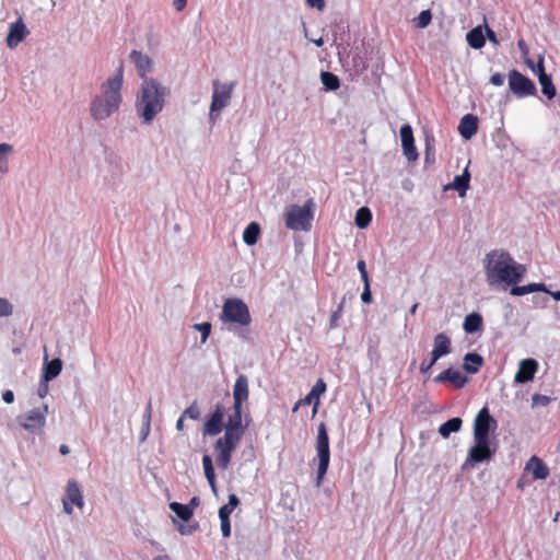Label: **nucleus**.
Returning <instances> with one entry per match:
<instances>
[{"label": "nucleus", "instance_id": "obj_1", "mask_svg": "<svg viewBox=\"0 0 560 560\" xmlns=\"http://www.w3.org/2000/svg\"><path fill=\"white\" fill-rule=\"evenodd\" d=\"M171 89L162 84L158 79H144L136 94L135 108L143 125H150L163 110Z\"/></svg>", "mask_w": 560, "mask_h": 560}, {"label": "nucleus", "instance_id": "obj_2", "mask_svg": "<svg viewBox=\"0 0 560 560\" xmlns=\"http://www.w3.org/2000/svg\"><path fill=\"white\" fill-rule=\"evenodd\" d=\"M485 270L490 285L517 284L526 272L524 265L516 262L508 252L503 250H492L487 255Z\"/></svg>", "mask_w": 560, "mask_h": 560}, {"label": "nucleus", "instance_id": "obj_3", "mask_svg": "<svg viewBox=\"0 0 560 560\" xmlns=\"http://www.w3.org/2000/svg\"><path fill=\"white\" fill-rule=\"evenodd\" d=\"M122 79L124 69L120 66L116 73L102 84V93L96 95L91 102L90 112L94 120H104L119 109Z\"/></svg>", "mask_w": 560, "mask_h": 560}, {"label": "nucleus", "instance_id": "obj_4", "mask_svg": "<svg viewBox=\"0 0 560 560\" xmlns=\"http://www.w3.org/2000/svg\"><path fill=\"white\" fill-rule=\"evenodd\" d=\"M223 323L237 325L230 328L243 341H252L250 331L247 328L252 323V316L246 303L237 298L226 299L220 316Z\"/></svg>", "mask_w": 560, "mask_h": 560}, {"label": "nucleus", "instance_id": "obj_5", "mask_svg": "<svg viewBox=\"0 0 560 560\" xmlns=\"http://www.w3.org/2000/svg\"><path fill=\"white\" fill-rule=\"evenodd\" d=\"M498 428V422L490 413L489 408L483 406L476 415L474 421V442L485 445L491 443L490 433L494 432Z\"/></svg>", "mask_w": 560, "mask_h": 560}, {"label": "nucleus", "instance_id": "obj_6", "mask_svg": "<svg viewBox=\"0 0 560 560\" xmlns=\"http://www.w3.org/2000/svg\"><path fill=\"white\" fill-rule=\"evenodd\" d=\"M316 453L318 458L316 486H319L328 470L330 463L329 438L324 422L319 423L318 425Z\"/></svg>", "mask_w": 560, "mask_h": 560}, {"label": "nucleus", "instance_id": "obj_7", "mask_svg": "<svg viewBox=\"0 0 560 560\" xmlns=\"http://www.w3.org/2000/svg\"><path fill=\"white\" fill-rule=\"evenodd\" d=\"M285 225L293 231H308L313 213L310 206L306 203L303 207L291 205L285 213Z\"/></svg>", "mask_w": 560, "mask_h": 560}, {"label": "nucleus", "instance_id": "obj_8", "mask_svg": "<svg viewBox=\"0 0 560 560\" xmlns=\"http://www.w3.org/2000/svg\"><path fill=\"white\" fill-rule=\"evenodd\" d=\"M242 439L236 434H231L230 431L225 432L222 438H219L214 443V451L217 454V465L221 469H226L231 463L232 454L237 447Z\"/></svg>", "mask_w": 560, "mask_h": 560}, {"label": "nucleus", "instance_id": "obj_9", "mask_svg": "<svg viewBox=\"0 0 560 560\" xmlns=\"http://www.w3.org/2000/svg\"><path fill=\"white\" fill-rule=\"evenodd\" d=\"M234 83H221L218 80L212 82V98L210 104V119H215V113H220L224 107L228 106Z\"/></svg>", "mask_w": 560, "mask_h": 560}, {"label": "nucleus", "instance_id": "obj_10", "mask_svg": "<svg viewBox=\"0 0 560 560\" xmlns=\"http://www.w3.org/2000/svg\"><path fill=\"white\" fill-rule=\"evenodd\" d=\"M509 89L517 97L524 98L527 96H535L537 89L528 77L524 75L520 71L513 69L509 72Z\"/></svg>", "mask_w": 560, "mask_h": 560}, {"label": "nucleus", "instance_id": "obj_11", "mask_svg": "<svg viewBox=\"0 0 560 560\" xmlns=\"http://www.w3.org/2000/svg\"><path fill=\"white\" fill-rule=\"evenodd\" d=\"M495 452V446L492 447V443L486 442L485 445L480 446L478 442H475L474 446L469 448L466 460L464 462L462 468H474L476 467V465L480 463L490 462L494 456Z\"/></svg>", "mask_w": 560, "mask_h": 560}, {"label": "nucleus", "instance_id": "obj_12", "mask_svg": "<svg viewBox=\"0 0 560 560\" xmlns=\"http://www.w3.org/2000/svg\"><path fill=\"white\" fill-rule=\"evenodd\" d=\"M47 405L44 406V409L34 408L28 411L24 418H19V423L22 428L31 433H36L42 430V428L46 423L45 413L47 412Z\"/></svg>", "mask_w": 560, "mask_h": 560}, {"label": "nucleus", "instance_id": "obj_13", "mask_svg": "<svg viewBox=\"0 0 560 560\" xmlns=\"http://www.w3.org/2000/svg\"><path fill=\"white\" fill-rule=\"evenodd\" d=\"M224 409L217 405L215 409L207 417L203 425V435L215 436L222 432L225 425L223 423Z\"/></svg>", "mask_w": 560, "mask_h": 560}, {"label": "nucleus", "instance_id": "obj_14", "mask_svg": "<svg viewBox=\"0 0 560 560\" xmlns=\"http://www.w3.org/2000/svg\"><path fill=\"white\" fill-rule=\"evenodd\" d=\"M538 370V362L535 359H523L518 364V371L514 376V382L518 384H526L533 381Z\"/></svg>", "mask_w": 560, "mask_h": 560}, {"label": "nucleus", "instance_id": "obj_15", "mask_svg": "<svg viewBox=\"0 0 560 560\" xmlns=\"http://www.w3.org/2000/svg\"><path fill=\"white\" fill-rule=\"evenodd\" d=\"M468 381L469 380L465 374L454 368H448L434 377L435 383L442 384L450 382L457 389L463 388Z\"/></svg>", "mask_w": 560, "mask_h": 560}, {"label": "nucleus", "instance_id": "obj_16", "mask_svg": "<svg viewBox=\"0 0 560 560\" xmlns=\"http://www.w3.org/2000/svg\"><path fill=\"white\" fill-rule=\"evenodd\" d=\"M129 59L135 65L141 82H144V79H151L148 73L152 70L153 62L149 56L138 50H131Z\"/></svg>", "mask_w": 560, "mask_h": 560}, {"label": "nucleus", "instance_id": "obj_17", "mask_svg": "<svg viewBox=\"0 0 560 560\" xmlns=\"http://www.w3.org/2000/svg\"><path fill=\"white\" fill-rule=\"evenodd\" d=\"M28 30L24 24L22 18L16 20L10 25L9 33L7 36V45L9 48H15L28 35Z\"/></svg>", "mask_w": 560, "mask_h": 560}, {"label": "nucleus", "instance_id": "obj_18", "mask_svg": "<svg viewBox=\"0 0 560 560\" xmlns=\"http://www.w3.org/2000/svg\"><path fill=\"white\" fill-rule=\"evenodd\" d=\"M452 352V342L451 338L445 332H439L435 335L433 340V349L431 351V357H433V362H438L441 358L450 354Z\"/></svg>", "mask_w": 560, "mask_h": 560}, {"label": "nucleus", "instance_id": "obj_19", "mask_svg": "<svg viewBox=\"0 0 560 560\" xmlns=\"http://www.w3.org/2000/svg\"><path fill=\"white\" fill-rule=\"evenodd\" d=\"M471 175L466 166L460 175H456L453 182L444 186V190H455L459 197H465L469 189Z\"/></svg>", "mask_w": 560, "mask_h": 560}, {"label": "nucleus", "instance_id": "obj_20", "mask_svg": "<svg viewBox=\"0 0 560 560\" xmlns=\"http://www.w3.org/2000/svg\"><path fill=\"white\" fill-rule=\"evenodd\" d=\"M246 430V425L242 423V406L233 405V413L229 416L228 423L225 424V432L236 434L238 438H243Z\"/></svg>", "mask_w": 560, "mask_h": 560}, {"label": "nucleus", "instance_id": "obj_21", "mask_svg": "<svg viewBox=\"0 0 560 560\" xmlns=\"http://www.w3.org/2000/svg\"><path fill=\"white\" fill-rule=\"evenodd\" d=\"M478 131V118L472 114L462 117L458 125V132L465 140H470Z\"/></svg>", "mask_w": 560, "mask_h": 560}, {"label": "nucleus", "instance_id": "obj_22", "mask_svg": "<svg viewBox=\"0 0 560 560\" xmlns=\"http://www.w3.org/2000/svg\"><path fill=\"white\" fill-rule=\"evenodd\" d=\"M525 470L529 471L535 480H545L549 476L548 466L535 455L526 463Z\"/></svg>", "mask_w": 560, "mask_h": 560}, {"label": "nucleus", "instance_id": "obj_23", "mask_svg": "<svg viewBox=\"0 0 560 560\" xmlns=\"http://www.w3.org/2000/svg\"><path fill=\"white\" fill-rule=\"evenodd\" d=\"M234 406H242L248 399V378L246 375L241 374L237 376L233 386Z\"/></svg>", "mask_w": 560, "mask_h": 560}, {"label": "nucleus", "instance_id": "obj_24", "mask_svg": "<svg viewBox=\"0 0 560 560\" xmlns=\"http://www.w3.org/2000/svg\"><path fill=\"white\" fill-rule=\"evenodd\" d=\"M61 359L54 358L52 360L49 361L48 357L45 355L40 377L45 378V381H52L61 373Z\"/></svg>", "mask_w": 560, "mask_h": 560}, {"label": "nucleus", "instance_id": "obj_25", "mask_svg": "<svg viewBox=\"0 0 560 560\" xmlns=\"http://www.w3.org/2000/svg\"><path fill=\"white\" fill-rule=\"evenodd\" d=\"M463 369L469 374H476L483 365L485 360L482 355L477 352H467L463 359Z\"/></svg>", "mask_w": 560, "mask_h": 560}, {"label": "nucleus", "instance_id": "obj_26", "mask_svg": "<svg viewBox=\"0 0 560 560\" xmlns=\"http://www.w3.org/2000/svg\"><path fill=\"white\" fill-rule=\"evenodd\" d=\"M63 500L70 501L72 504L77 505L79 509L83 508L84 501H83L82 491L75 480L71 479L68 481L66 497L63 498Z\"/></svg>", "mask_w": 560, "mask_h": 560}, {"label": "nucleus", "instance_id": "obj_27", "mask_svg": "<svg viewBox=\"0 0 560 560\" xmlns=\"http://www.w3.org/2000/svg\"><path fill=\"white\" fill-rule=\"evenodd\" d=\"M110 166V178L106 177V180L112 185H117L121 182L124 175V163L119 156H109L107 159Z\"/></svg>", "mask_w": 560, "mask_h": 560}, {"label": "nucleus", "instance_id": "obj_28", "mask_svg": "<svg viewBox=\"0 0 560 560\" xmlns=\"http://www.w3.org/2000/svg\"><path fill=\"white\" fill-rule=\"evenodd\" d=\"M467 44L472 49H481L486 44V36L481 25H477L466 34Z\"/></svg>", "mask_w": 560, "mask_h": 560}, {"label": "nucleus", "instance_id": "obj_29", "mask_svg": "<svg viewBox=\"0 0 560 560\" xmlns=\"http://www.w3.org/2000/svg\"><path fill=\"white\" fill-rule=\"evenodd\" d=\"M482 316L477 312H472L466 315L463 323V329L466 334H475L482 329Z\"/></svg>", "mask_w": 560, "mask_h": 560}, {"label": "nucleus", "instance_id": "obj_30", "mask_svg": "<svg viewBox=\"0 0 560 560\" xmlns=\"http://www.w3.org/2000/svg\"><path fill=\"white\" fill-rule=\"evenodd\" d=\"M463 420L459 417H453L443 422L439 428V433L442 438L447 439L452 433L460 430Z\"/></svg>", "mask_w": 560, "mask_h": 560}, {"label": "nucleus", "instance_id": "obj_31", "mask_svg": "<svg viewBox=\"0 0 560 560\" xmlns=\"http://www.w3.org/2000/svg\"><path fill=\"white\" fill-rule=\"evenodd\" d=\"M326 390V383L319 378L312 387L311 392L302 399L303 404L311 405L315 401V408L319 404V396Z\"/></svg>", "mask_w": 560, "mask_h": 560}, {"label": "nucleus", "instance_id": "obj_32", "mask_svg": "<svg viewBox=\"0 0 560 560\" xmlns=\"http://www.w3.org/2000/svg\"><path fill=\"white\" fill-rule=\"evenodd\" d=\"M202 466L206 479L211 488V490L217 493V483H215V472L213 462L210 455L202 456Z\"/></svg>", "mask_w": 560, "mask_h": 560}, {"label": "nucleus", "instance_id": "obj_33", "mask_svg": "<svg viewBox=\"0 0 560 560\" xmlns=\"http://www.w3.org/2000/svg\"><path fill=\"white\" fill-rule=\"evenodd\" d=\"M260 235V225L257 222H250L243 232V241L246 245L253 246L258 242Z\"/></svg>", "mask_w": 560, "mask_h": 560}, {"label": "nucleus", "instance_id": "obj_34", "mask_svg": "<svg viewBox=\"0 0 560 560\" xmlns=\"http://www.w3.org/2000/svg\"><path fill=\"white\" fill-rule=\"evenodd\" d=\"M320 81L327 92H334L340 88V80L338 75L330 71H322Z\"/></svg>", "mask_w": 560, "mask_h": 560}, {"label": "nucleus", "instance_id": "obj_35", "mask_svg": "<svg viewBox=\"0 0 560 560\" xmlns=\"http://www.w3.org/2000/svg\"><path fill=\"white\" fill-rule=\"evenodd\" d=\"M539 84L541 85V93L548 98L552 100L556 94L557 90L552 82V78L548 73H542V75H539Z\"/></svg>", "mask_w": 560, "mask_h": 560}, {"label": "nucleus", "instance_id": "obj_36", "mask_svg": "<svg viewBox=\"0 0 560 560\" xmlns=\"http://www.w3.org/2000/svg\"><path fill=\"white\" fill-rule=\"evenodd\" d=\"M170 509L183 522H188L192 516V509L189 505L178 502H171Z\"/></svg>", "mask_w": 560, "mask_h": 560}, {"label": "nucleus", "instance_id": "obj_37", "mask_svg": "<svg viewBox=\"0 0 560 560\" xmlns=\"http://www.w3.org/2000/svg\"><path fill=\"white\" fill-rule=\"evenodd\" d=\"M372 221V212L368 207H361L357 210L354 223L359 229H366Z\"/></svg>", "mask_w": 560, "mask_h": 560}, {"label": "nucleus", "instance_id": "obj_38", "mask_svg": "<svg viewBox=\"0 0 560 560\" xmlns=\"http://www.w3.org/2000/svg\"><path fill=\"white\" fill-rule=\"evenodd\" d=\"M432 21L431 10H422L417 18L413 19L417 28H425Z\"/></svg>", "mask_w": 560, "mask_h": 560}, {"label": "nucleus", "instance_id": "obj_39", "mask_svg": "<svg viewBox=\"0 0 560 560\" xmlns=\"http://www.w3.org/2000/svg\"><path fill=\"white\" fill-rule=\"evenodd\" d=\"M400 139H401V145H410L411 143L415 142V138H413V131H412V128L410 125L406 124V125H402L401 128H400Z\"/></svg>", "mask_w": 560, "mask_h": 560}, {"label": "nucleus", "instance_id": "obj_40", "mask_svg": "<svg viewBox=\"0 0 560 560\" xmlns=\"http://www.w3.org/2000/svg\"><path fill=\"white\" fill-rule=\"evenodd\" d=\"M194 328L201 334L200 342L206 343L207 339L211 334V323L202 322L199 324H195Z\"/></svg>", "mask_w": 560, "mask_h": 560}, {"label": "nucleus", "instance_id": "obj_41", "mask_svg": "<svg viewBox=\"0 0 560 560\" xmlns=\"http://www.w3.org/2000/svg\"><path fill=\"white\" fill-rule=\"evenodd\" d=\"M512 288L510 290V294L514 296H523L529 293H533L532 283H528L526 285H517V284H511Z\"/></svg>", "mask_w": 560, "mask_h": 560}, {"label": "nucleus", "instance_id": "obj_42", "mask_svg": "<svg viewBox=\"0 0 560 560\" xmlns=\"http://www.w3.org/2000/svg\"><path fill=\"white\" fill-rule=\"evenodd\" d=\"M13 304L5 298L0 296V317H9L13 314Z\"/></svg>", "mask_w": 560, "mask_h": 560}, {"label": "nucleus", "instance_id": "obj_43", "mask_svg": "<svg viewBox=\"0 0 560 560\" xmlns=\"http://www.w3.org/2000/svg\"><path fill=\"white\" fill-rule=\"evenodd\" d=\"M182 416L184 418H189V419H192V420H198L200 418V410H199V407L197 405V401H194L189 407H187Z\"/></svg>", "mask_w": 560, "mask_h": 560}, {"label": "nucleus", "instance_id": "obj_44", "mask_svg": "<svg viewBox=\"0 0 560 560\" xmlns=\"http://www.w3.org/2000/svg\"><path fill=\"white\" fill-rule=\"evenodd\" d=\"M402 150H404V154L408 159V161H416L419 156L416 145H415V142L411 143L410 145L409 144L404 145Z\"/></svg>", "mask_w": 560, "mask_h": 560}, {"label": "nucleus", "instance_id": "obj_45", "mask_svg": "<svg viewBox=\"0 0 560 560\" xmlns=\"http://www.w3.org/2000/svg\"><path fill=\"white\" fill-rule=\"evenodd\" d=\"M550 401H551V398L549 396L541 395V394H535L532 397L533 407L547 406V405H549Z\"/></svg>", "mask_w": 560, "mask_h": 560}, {"label": "nucleus", "instance_id": "obj_46", "mask_svg": "<svg viewBox=\"0 0 560 560\" xmlns=\"http://www.w3.org/2000/svg\"><path fill=\"white\" fill-rule=\"evenodd\" d=\"M342 308H343V303L341 302L338 305L337 310L334 311L332 314L330 315V318H329V327L330 328H336L338 326V319L341 316Z\"/></svg>", "mask_w": 560, "mask_h": 560}, {"label": "nucleus", "instance_id": "obj_47", "mask_svg": "<svg viewBox=\"0 0 560 560\" xmlns=\"http://www.w3.org/2000/svg\"><path fill=\"white\" fill-rule=\"evenodd\" d=\"M50 381H45V378L40 377V381H39V385H38V389H37V395L40 397V398H44L47 396L48 394V390H49V387H48V383Z\"/></svg>", "mask_w": 560, "mask_h": 560}, {"label": "nucleus", "instance_id": "obj_48", "mask_svg": "<svg viewBox=\"0 0 560 560\" xmlns=\"http://www.w3.org/2000/svg\"><path fill=\"white\" fill-rule=\"evenodd\" d=\"M220 522H221L222 536L224 538L230 537L231 536V522H230V518L220 520Z\"/></svg>", "mask_w": 560, "mask_h": 560}, {"label": "nucleus", "instance_id": "obj_49", "mask_svg": "<svg viewBox=\"0 0 560 560\" xmlns=\"http://www.w3.org/2000/svg\"><path fill=\"white\" fill-rule=\"evenodd\" d=\"M485 30H486V38L489 39V42H491L493 45H499V40L497 38V34L494 33V31L492 28H490L488 25H485Z\"/></svg>", "mask_w": 560, "mask_h": 560}, {"label": "nucleus", "instance_id": "obj_50", "mask_svg": "<svg viewBox=\"0 0 560 560\" xmlns=\"http://www.w3.org/2000/svg\"><path fill=\"white\" fill-rule=\"evenodd\" d=\"M504 79H505L504 74L497 72L491 75L490 83L495 86H501L504 83Z\"/></svg>", "mask_w": 560, "mask_h": 560}, {"label": "nucleus", "instance_id": "obj_51", "mask_svg": "<svg viewBox=\"0 0 560 560\" xmlns=\"http://www.w3.org/2000/svg\"><path fill=\"white\" fill-rule=\"evenodd\" d=\"M361 300L365 304L372 303L373 298H372V293H371V287H368V285L363 287V292L361 294Z\"/></svg>", "mask_w": 560, "mask_h": 560}, {"label": "nucleus", "instance_id": "obj_52", "mask_svg": "<svg viewBox=\"0 0 560 560\" xmlns=\"http://www.w3.org/2000/svg\"><path fill=\"white\" fill-rule=\"evenodd\" d=\"M536 68V71H533L535 74H537V77L539 78V75H542V73H546V70H545V63H544V56H539L538 57V61L535 66Z\"/></svg>", "mask_w": 560, "mask_h": 560}, {"label": "nucleus", "instance_id": "obj_53", "mask_svg": "<svg viewBox=\"0 0 560 560\" xmlns=\"http://www.w3.org/2000/svg\"><path fill=\"white\" fill-rule=\"evenodd\" d=\"M232 512H233V510L231 508H229L228 504H224L219 509V518L220 520L230 518V515Z\"/></svg>", "mask_w": 560, "mask_h": 560}, {"label": "nucleus", "instance_id": "obj_54", "mask_svg": "<svg viewBox=\"0 0 560 560\" xmlns=\"http://www.w3.org/2000/svg\"><path fill=\"white\" fill-rule=\"evenodd\" d=\"M436 362H433V357H431V360L427 363L425 361H423L421 364H420V372L422 374H427L429 373V371L432 369V366L435 364Z\"/></svg>", "mask_w": 560, "mask_h": 560}, {"label": "nucleus", "instance_id": "obj_55", "mask_svg": "<svg viewBox=\"0 0 560 560\" xmlns=\"http://www.w3.org/2000/svg\"><path fill=\"white\" fill-rule=\"evenodd\" d=\"M229 508H231L232 510H234L238 504H240V499L235 494V493H231L229 495V500H228V503Z\"/></svg>", "mask_w": 560, "mask_h": 560}, {"label": "nucleus", "instance_id": "obj_56", "mask_svg": "<svg viewBox=\"0 0 560 560\" xmlns=\"http://www.w3.org/2000/svg\"><path fill=\"white\" fill-rule=\"evenodd\" d=\"M2 399L5 404H12L14 401V393L7 389L2 393Z\"/></svg>", "mask_w": 560, "mask_h": 560}, {"label": "nucleus", "instance_id": "obj_57", "mask_svg": "<svg viewBox=\"0 0 560 560\" xmlns=\"http://www.w3.org/2000/svg\"><path fill=\"white\" fill-rule=\"evenodd\" d=\"M308 5L312 8H316L318 10H323L325 8V0H306Z\"/></svg>", "mask_w": 560, "mask_h": 560}, {"label": "nucleus", "instance_id": "obj_58", "mask_svg": "<svg viewBox=\"0 0 560 560\" xmlns=\"http://www.w3.org/2000/svg\"><path fill=\"white\" fill-rule=\"evenodd\" d=\"M532 288H533V293L534 292H545V293H548V288L545 283L540 282V283H532Z\"/></svg>", "mask_w": 560, "mask_h": 560}, {"label": "nucleus", "instance_id": "obj_59", "mask_svg": "<svg viewBox=\"0 0 560 560\" xmlns=\"http://www.w3.org/2000/svg\"><path fill=\"white\" fill-rule=\"evenodd\" d=\"M13 151V147L8 143H0V156L2 154L9 153Z\"/></svg>", "mask_w": 560, "mask_h": 560}, {"label": "nucleus", "instance_id": "obj_60", "mask_svg": "<svg viewBox=\"0 0 560 560\" xmlns=\"http://www.w3.org/2000/svg\"><path fill=\"white\" fill-rule=\"evenodd\" d=\"M178 532L182 534V535H189L192 533V527L191 526H185V525H179L177 527Z\"/></svg>", "mask_w": 560, "mask_h": 560}, {"label": "nucleus", "instance_id": "obj_61", "mask_svg": "<svg viewBox=\"0 0 560 560\" xmlns=\"http://www.w3.org/2000/svg\"><path fill=\"white\" fill-rule=\"evenodd\" d=\"M187 4V0H174L176 11H182Z\"/></svg>", "mask_w": 560, "mask_h": 560}, {"label": "nucleus", "instance_id": "obj_62", "mask_svg": "<svg viewBox=\"0 0 560 560\" xmlns=\"http://www.w3.org/2000/svg\"><path fill=\"white\" fill-rule=\"evenodd\" d=\"M62 503H63V511L67 513V514H71L73 509H72V503L68 500H62Z\"/></svg>", "mask_w": 560, "mask_h": 560}, {"label": "nucleus", "instance_id": "obj_63", "mask_svg": "<svg viewBox=\"0 0 560 560\" xmlns=\"http://www.w3.org/2000/svg\"><path fill=\"white\" fill-rule=\"evenodd\" d=\"M357 268H358V270H359L360 275H361V273H365V272L368 271V270H366V264H365V261H364L363 259H360V260L358 261V264H357Z\"/></svg>", "mask_w": 560, "mask_h": 560}, {"label": "nucleus", "instance_id": "obj_64", "mask_svg": "<svg viewBox=\"0 0 560 560\" xmlns=\"http://www.w3.org/2000/svg\"><path fill=\"white\" fill-rule=\"evenodd\" d=\"M517 46L523 55H526L528 52L527 46L523 39L518 40Z\"/></svg>", "mask_w": 560, "mask_h": 560}]
</instances>
